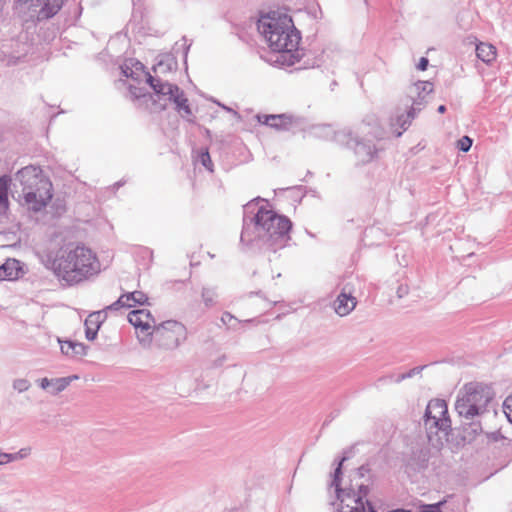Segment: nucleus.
I'll return each instance as SVG.
<instances>
[{"label": "nucleus", "instance_id": "f257e3e1", "mask_svg": "<svg viewBox=\"0 0 512 512\" xmlns=\"http://www.w3.org/2000/svg\"><path fill=\"white\" fill-rule=\"evenodd\" d=\"M241 245L248 250L276 252L290 240L292 222L268 208V202L257 197L244 205Z\"/></svg>", "mask_w": 512, "mask_h": 512}, {"label": "nucleus", "instance_id": "f03ea898", "mask_svg": "<svg viewBox=\"0 0 512 512\" xmlns=\"http://www.w3.org/2000/svg\"><path fill=\"white\" fill-rule=\"evenodd\" d=\"M257 27L271 50L278 53L276 62L284 66H293L300 60L298 45L301 36L289 15L271 11L261 16Z\"/></svg>", "mask_w": 512, "mask_h": 512}, {"label": "nucleus", "instance_id": "7ed1b4c3", "mask_svg": "<svg viewBox=\"0 0 512 512\" xmlns=\"http://www.w3.org/2000/svg\"><path fill=\"white\" fill-rule=\"evenodd\" d=\"M494 393L486 385L477 382L466 383L458 392L455 410L461 420L463 438L474 440L483 432L481 419L490 412Z\"/></svg>", "mask_w": 512, "mask_h": 512}, {"label": "nucleus", "instance_id": "20e7f679", "mask_svg": "<svg viewBox=\"0 0 512 512\" xmlns=\"http://www.w3.org/2000/svg\"><path fill=\"white\" fill-rule=\"evenodd\" d=\"M47 266L69 286L79 284L100 271L96 254L84 244L75 243L64 245L54 257L48 256Z\"/></svg>", "mask_w": 512, "mask_h": 512}, {"label": "nucleus", "instance_id": "39448f33", "mask_svg": "<svg viewBox=\"0 0 512 512\" xmlns=\"http://www.w3.org/2000/svg\"><path fill=\"white\" fill-rule=\"evenodd\" d=\"M128 321L142 333H146V338H140V342L149 341L150 336L163 337L167 339L165 343L168 347H177L179 345V335L183 334L184 326L177 321H166L156 324L155 318L147 309L133 310L128 314Z\"/></svg>", "mask_w": 512, "mask_h": 512}, {"label": "nucleus", "instance_id": "423d86ee", "mask_svg": "<svg viewBox=\"0 0 512 512\" xmlns=\"http://www.w3.org/2000/svg\"><path fill=\"white\" fill-rule=\"evenodd\" d=\"M146 81L153 89L156 99L155 104H159L161 110L166 109L167 102L174 104V109L179 115L189 123H195V115L188 103V99L182 89L176 84L162 80L158 76H152L146 73Z\"/></svg>", "mask_w": 512, "mask_h": 512}, {"label": "nucleus", "instance_id": "0eeeda50", "mask_svg": "<svg viewBox=\"0 0 512 512\" xmlns=\"http://www.w3.org/2000/svg\"><path fill=\"white\" fill-rule=\"evenodd\" d=\"M318 135L324 136L326 139H331L338 144L345 145L354 149V153L358 161L362 164H367L377 158L378 152L383 148L377 146L371 139H359L349 129L334 131L331 126L324 125L317 128Z\"/></svg>", "mask_w": 512, "mask_h": 512}, {"label": "nucleus", "instance_id": "6e6552de", "mask_svg": "<svg viewBox=\"0 0 512 512\" xmlns=\"http://www.w3.org/2000/svg\"><path fill=\"white\" fill-rule=\"evenodd\" d=\"M350 450L344 451V454L338 460H335L336 467L334 472L331 474L330 488H334L335 496L337 501V512H366V506L369 508V512L373 509L371 503L360 502V497H356L354 488L350 485L349 487L342 488V476H343V464L349 459Z\"/></svg>", "mask_w": 512, "mask_h": 512}, {"label": "nucleus", "instance_id": "1a4fd4ad", "mask_svg": "<svg viewBox=\"0 0 512 512\" xmlns=\"http://www.w3.org/2000/svg\"><path fill=\"white\" fill-rule=\"evenodd\" d=\"M424 426L430 441L433 434L441 432L444 436L448 435L451 429V420L444 400L434 399L429 401L424 414Z\"/></svg>", "mask_w": 512, "mask_h": 512}, {"label": "nucleus", "instance_id": "9d476101", "mask_svg": "<svg viewBox=\"0 0 512 512\" xmlns=\"http://www.w3.org/2000/svg\"><path fill=\"white\" fill-rule=\"evenodd\" d=\"M433 83L430 81H418L416 82L409 90L410 96L412 98V105L407 112V115L397 116V124L400 125L402 131L397 133V136H401L403 131H405L411 120L419 113L428 103V96L433 92Z\"/></svg>", "mask_w": 512, "mask_h": 512}, {"label": "nucleus", "instance_id": "9b49d317", "mask_svg": "<svg viewBox=\"0 0 512 512\" xmlns=\"http://www.w3.org/2000/svg\"><path fill=\"white\" fill-rule=\"evenodd\" d=\"M16 179L22 186V192L52 189L50 179L44 175L42 169L38 166L23 167L16 173Z\"/></svg>", "mask_w": 512, "mask_h": 512}, {"label": "nucleus", "instance_id": "f8f14e48", "mask_svg": "<svg viewBox=\"0 0 512 512\" xmlns=\"http://www.w3.org/2000/svg\"><path fill=\"white\" fill-rule=\"evenodd\" d=\"M53 197L52 189H36L23 192L24 203L29 210L40 212L43 210Z\"/></svg>", "mask_w": 512, "mask_h": 512}, {"label": "nucleus", "instance_id": "ddd939ff", "mask_svg": "<svg viewBox=\"0 0 512 512\" xmlns=\"http://www.w3.org/2000/svg\"><path fill=\"white\" fill-rule=\"evenodd\" d=\"M256 117L259 123L278 131L290 130L295 123V118L292 115L286 113L270 115L258 114Z\"/></svg>", "mask_w": 512, "mask_h": 512}, {"label": "nucleus", "instance_id": "4468645a", "mask_svg": "<svg viewBox=\"0 0 512 512\" xmlns=\"http://www.w3.org/2000/svg\"><path fill=\"white\" fill-rule=\"evenodd\" d=\"M148 297L142 291H133L122 294L115 302L107 306L110 311H117L121 308H130L136 304L144 305Z\"/></svg>", "mask_w": 512, "mask_h": 512}, {"label": "nucleus", "instance_id": "2eb2a0df", "mask_svg": "<svg viewBox=\"0 0 512 512\" xmlns=\"http://www.w3.org/2000/svg\"><path fill=\"white\" fill-rule=\"evenodd\" d=\"M107 311H110L107 309V307L101 311H95L88 315V317L85 319L84 325H85V336L86 339L89 341H93L98 334V330L101 326V324L105 321L107 318Z\"/></svg>", "mask_w": 512, "mask_h": 512}, {"label": "nucleus", "instance_id": "dca6fc26", "mask_svg": "<svg viewBox=\"0 0 512 512\" xmlns=\"http://www.w3.org/2000/svg\"><path fill=\"white\" fill-rule=\"evenodd\" d=\"M357 300L350 292H347L346 287L343 288L334 302L335 312L339 316L348 315L356 307Z\"/></svg>", "mask_w": 512, "mask_h": 512}, {"label": "nucleus", "instance_id": "f3484780", "mask_svg": "<svg viewBox=\"0 0 512 512\" xmlns=\"http://www.w3.org/2000/svg\"><path fill=\"white\" fill-rule=\"evenodd\" d=\"M22 272L21 262L9 258L0 266V281L15 280Z\"/></svg>", "mask_w": 512, "mask_h": 512}, {"label": "nucleus", "instance_id": "a211bd4d", "mask_svg": "<svg viewBox=\"0 0 512 512\" xmlns=\"http://www.w3.org/2000/svg\"><path fill=\"white\" fill-rule=\"evenodd\" d=\"M60 343V350L62 354L68 356V357H79V356H85L87 354V346L80 342H75L71 340L61 341Z\"/></svg>", "mask_w": 512, "mask_h": 512}, {"label": "nucleus", "instance_id": "6ab92c4d", "mask_svg": "<svg viewBox=\"0 0 512 512\" xmlns=\"http://www.w3.org/2000/svg\"><path fill=\"white\" fill-rule=\"evenodd\" d=\"M11 179L7 175L0 176V216L5 215L9 210V187Z\"/></svg>", "mask_w": 512, "mask_h": 512}, {"label": "nucleus", "instance_id": "aec40b11", "mask_svg": "<svg viewBox=\"0 0 512 512\" xmlns=\"http://www.w3.org/2000/svg\"><path fill=\"white\" fill-rule=\"evenodd\" d=\"M64 0H45L43 6L39 10L40 19H50L55 16L62 8Z\"/></svg>", "mask_w": 512, "mask_h": 512}, {"label": "nucleus", "instance_id": "412c9836", "mask_svg": "<svg viewBox=\"0 0 512 512\" xmlns=\"http://www.w3.org/2000/svg\"><path fill=\"white\" fill-rule=\"evenodd\" d=\"M476 55L484 63L490 64L496 58V48L490 43L480 42L476 46Z\"/></svg>", "mask_w": 512, "mask_h": 512}, {"label": "nucleus", "instance_id": "4be33fe9", "mask_svg": "<svg viewBox=\"0 0 512 512\" xmlns=\"http://www.w3.org/2000/svg\"><path fill=\"white\" fill-rule=\"evenodd\" d=\"M78 375H71L67 377L52 378L49 393L58 395L63 392L74 380H77Z\"/></svg>", "mask_w": 512, "mask_h": 512}, {"label": "nucleus", "instance_id": "5701e85b", "mask_svg": "<svg viewBox=\"0 0 512 512\" xmlns=\"http://www.w3.org/2000/svg\"><path fill=\"white\" fill-rule=\"evenodd\" d=\"M429 461V451L426 449H419L413 452V456L409 462V465L415 470L425 469Z\"/></svg>", "mask_w": 512, "mask_h": 512}, {"label": "nucleus", "instance_id": "b1692460", "mask_svg": "<svg viewBox=\"0 0 512 512\" xmlns=\"http://www.w3.org/2000/svg\"><path fill=\"white\" fill-rule=\"evenodd\" d=\"M424 369V366H417L412 369H410L408 372L401 373L398 375H388L385 377L380 378L379 382H394V383H400L408 378H412L413 376L421 373V371Z\"/></svg>", "mask_w": 512, "mask_h": 512}, {"label": "nucleus", "instance_id": "393cba45", "mask_svg": "<svg viewBox=\"0 0 512 512\" xmlns=\"http://www.w3.org/2000/svg\"><path fill=\"white\" fill-rule=\"evenodd\" d=\"M201 298L204 306L209 309L217 304L218 293L216 287L204 286L201 290Z\"/></svg>", "mask_w": 512, "mask_h": 512}, {"label": "nucleus", "instance_id": "a878e982", "mask_svg": "<svg viewBox=\"0 0 512 512\" xmlns=\"http://www.w3.org/2000/svg\"><path fill=\"white\" fill-rule=\"evenodd\" d=\"M221 322L229 329L236 330L241 321L229 312H224L221 316Z\"/></svg>", "mask_w": 512, "mask_h": 512}, {"label": "nucleus", "instance_id": "bb28decb", "mask_svg": "<svg viewBox=\"0 0 512 512\" xmlns=\"http://www.w3.org/2000/svg\"><path fill=\"white\" fill-rule=\"evenodd\" d=\"M198 161L210 172L213 171V163L207 149L202 150L198 156Z\"/></svg>", "mask_w": 512, "mask_h": 512}, {"label": "nucleus", "instance_id": "cd10ccee", "mask_svg": "<svg viewBox=\"0 0 512 512\" xmlns=\"http://www.w3.org/2000/svg\"><path fill=\"white\" fill-rule=\"evenodd\" d=\"M122 73L127 78H132L134 80H138L141 76V72L134 70L128 62H125L123 66H121Z\"/></svg>", "mask_w": 512, "mask_h": 512}, {"label": "nucleus", "instance_id": "c85d7f7f", "mask_svg": "<svg viewBox=\"0 0 512 512\" xmlns=\"http://www.w3.org/2000/svg\"><path fill=\"white\" fill-rule=\"evenodd\" d=\"M30 382L25 378H19L14 380L13 388L17 390L19 393L25 392L30 388Z\"/></svg>", "mask_w": 512, "mask_h": 512}, {"label": "nucleus", "instance_id": "c756f323", "mask_svg": "<svg viewBox=\"0 0 512 512\" xmlns=\"http://www.w3.org/2000/svg\"><path fill=\"white\" fill-rule=\"evenodd\" d=\"M472 139L469 136H463L457 141V148L462 152H468L472 146Z\"/></svg>", "mask_w": 512, "mask_h": 512}, {"label": "nucleus", "instance_id": "7c9ffc66", "mask_svg": "<svg viewBox=\"0 0 512 512\" xmlns=\"http://www.w3.org/2000/svg\"><path fill=\"white\" fill-rule=\"evenodd\" d=\"M502 409L508 421L512 424V395L508 396L504 400Z\"/></svg>", "mask_w": 512, "mask_h": 512}, {"label": "nucleus", "instance_id": "2f4dec72", "mask_svg": "<svg viewBox=\"0 0 512 512\" xmlns=\"http://www.w3.org/2000/svg\"><path fill=\"white\" fill-rule=\"evenodd\" d=\"M443 502H438L434 504H421L419 506L418 511L416 512H441V506Z\"/></svg>", "mask_w": 512, "mask_h": 512}, {"label": "nucleus", "instance_id": "473e14b6", "mask_svg": "<svg viewBox=\"0 0 512 512\" xmlns=\"http://www.w3.org/2000/svg\"><path fill=\"white\" fill-rule=\"evenodd\" d=\"M30 448H21L18 452L10 453V461L14 462L17 460L24 459L30 455Z\"/></svg>", "mask_w": 512, "mask_h": 512}, {"label": "nucleus", "instance_id": "72a5a7b5", "mask_svg": "<svg viewBox=\"0 0 512 512\" xmlns=\"http://www.w3.org/2000/svg\"><path fill=\"white\" fill-rule=\"evenodd\" d=\"M369 486L365 484H360L358 486L357 491H355L356 497H360V502H366V497L369 494Z\"/></svg>", "mask_w": 512, "mask_h": 512}, {"label": "nucleus", "instance_id": "f704fd0d", "mask_svg": "<svg viewBox=\"0 0 512 512\" xmlns=\"http://www.w3.org/2000/svg\"><path fill=\"white\" fill-rule=\"evenodd\" d=\"M409 293V287L406 284H400L397 288L396 294L398 298H403Z\"/></svg>", "mask_w": 512, "mask_h": 512}, {"label": "nucleus", "instance_id": "c9c22d12", "mask_svg": "<svg viewBox=\"0 0 512 512\" xmlns=\"http://www.w3.org/2000/svg\"><path fill=\"white\" fill-rule=\"evenodd\" d=\"M127 62L130 65V67H132L134 70L144 73V65L141 62L133 60V59H130Z\"/></svg>", "mask_w": 512, "mask_h": 512}, {"label": "nucleus", "instance_id": "e433bc0d", "mask_svg": "<svg viewBox=\"0 0 512 512\" xmlns=\"http://www.w3.org/2000/svg\"><path fill=\"white\" fill-rule=\"evenodd\" d=\"M38 385L40 386V388L44 389V390H50V385H51V379L49 378H41L37 381Z\"/></svg>", "mask_w": 512, "mask_h": 512}, {"label": "nucleus", "instance_id": "4c0bfd02", "mask_svg": "<svg viewBox=\"0 0 512 512\" xmlns=\"http://www.w3.org/2000/svg\"><path fill=\"white\" fill-rule=\"evenodd\" d=\"M429 61L426 57H421L419 60V63L417 65V68L421 71H425L428 67Z\"/></svg>", "mask_w": 512, "mask_h": 512}, {"label": "nucleus", "instance_id": "58836bf2", "mask_svg": "<svg viewBox=\"0 0 512 512\" xmlns=\"http://www.w3.org/2000/svg\"><path fill=\"white\" fill-rule=\"evenodd\" d=\"M10 462V453H4L0 451V465H4Z\"/></svg>", "mask_w": 512, "mask_h": 512}, {"label": "nucleus", "instance_id": "ea45409f", "mask_svg": "<svg viewBox=\"0 0 512 512\" xmlns=\"http://www.w3.org/2000/svg\"><path fill=\"white\" fill-rule=\"evenodd\" d=\"M488 438L492 441H499L500 439H503L504 437L501 435V433L499 431H496V432H491L488 434Z\"/></svg>", "mask_w": 512, "mask_h": 512}, {"label": "nucleus", "instance_id": "a19ab883", "mask_svg": "<svg viewBox=\"0 0 512 512\" xmlns=\"http://www.w3.org/2000/svg\"><path fill=\"white\" fill-rule=\"evenodd\" d=\"M370 471L368 465H362L358 468L357 470V474L359 475V477H364L366 475V473H368Z\"/></svg>", "mask_w": 512, "mask_h": 512}, {"label": "nucleus", "instance_id": "79ce46f5", "mask_svg": "<svg viewBox=\"0 0 512 512\" xmlns=\"http://www.w3.org/2000/svg\"><path fill=\"white\" fill-rule=\"evenodd\" d=\"M388 512H415V511H412L410 509L397 508V509H393V510L388 511Z\"/></svg>", "mask_w": 512, "mask_h": 512}, {"label": "nucleus", "instance_id": "37998d69", "mask_svg": "<svg viewBox=\"0 0 512 512\" xmlns=\"http://www.w3.org/2000/svg\"><path fill=\"white\" fill-rule=\"evenodd\" d=\"M189 48H190V44H189V45H187V46L185 47V50H184V62H185V63H186V61H187V55H188V50H189Z\"/></svg>", "mask_w": 512, "mask_h": 512}, {"label": "nucleus", "instance_id": "c03bdc74", "mask_svg": "<svg viewBox=\"0 0 512 512\" xmlns=\"http://www.w3.org/2000/svg\"><path fill=\"white\" fill-rule=\"evenodd\" d=\"M437 111H438L439 113H441V114H442V113H445V111H446V106H445V105H440V106L437 108Z\"/></svg>", "mask_w": 512, "mask_h": 512}, {"label": "nucleus", "instance_id": "a18cd8bd", "mask_svg": "<svg viewBox=\"0 0 512 512\" xmlns=\"http://www.w3.org/2000/svg\"><path fill=\"white\" fill-rule=\"evenodd\" d=\"M222 107H223L225 110H227V111H229V112H233L235 115H237V112H236V111H234V110H232L231 108L226 107V106H224V105H222Z\"/></svg>", "mask_w": 512, "mask_h": 512}, {"label": "nucleus", "instance_id": "49530a36", "mask_svg": "<svg viewBox=\"0 0 512 512\" xmlns=\"http://www.w3.org/2000/svg\"><path fill=\"white\" fill-rule=\"evenodd\" d=\"M121 185H122V183H121V182H117V183L115 184V186H117V187H120Z\"/></svg>", "mask_w": 512, "mask_h": 512}, {"label": "nucleus", "instance_id": "de8ad7c7", "mask_svg": "<svg viewBox=\"0 0 512 512\" xmlns=\"http://www.w3.org/2000/svg\"><path fill=\"white\" fill-rule=\"evenodd\" d=\"M371 512H376L374 509H371Z\"/></svg>", "mask_w": 512, "mask_h": 512}, {"label": "nucleus", "instance_id": "09e8293b", "mask_svg": "<svg viewBox=\"0 0 512 512\" xmlns=\"http://www.w3.org/2000/svg\"><path fill=\"white\" fill-rule=\"evenodd\" d=\"M230 512H237V511H230Z\"/></svg>", "mask_w": 512, "mask_h": 512}]
</instances>
